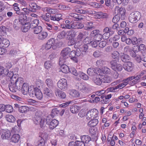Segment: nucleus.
<instances>
[{"mask_svg":"<svg viewBox=\"0 0 146 146\" xmlns=\"http://www.w3.org/2000/svg\"><path fill=\"white\" fill-rule=\"evenodd\" d=\"M23 78L21 77L16 78L14 80L12 79L9 85V89L12 92H16L17 90H22L23 94L26 95L28 93H32L33 86H29L28 84L24 83Z\"/></svg>","mask_w":146,"mask_h":146,"instance_id":"1","label":"nucleus"},{"mask_svg":"<svg viewBox=\"0 0 146 146\" xmlns=\"http://www.w3.org/2000/svg\"><path fill=\"white\" fill-rule=\"evenodd\" d=\"M27 22V16L23 15V17H20L19 19H15L14 22V27L15 29H19L21 25L29 23Z\"/></svg>","mask_w":146,"mask_h":146,"instance_id":"2","label":"nucleus"},{"mask_svg":"<svg viewBox=\"0 0 146 146\" xmlns=\"http://www.w3.org/2000/svg\"><path fill=\"white\" fill-rule=\"evenodd\" d=\"M46 122L50 129H52L55 128L58 125V122L56 119H53L51 115H48L46 117Z\"/></svg>","mask_w":146,"mask_h":146,"instance_id":"3","label":"nucleus"},{"mask_svg":"<svg viewBox=\"0 0 146 146\" xmlns=\"http://www.w3.org/2000/svg\"><path fill=\"white\" fill-rule=\"evenodd\" d=\"M141 17L140 13L138 11H135L131 13L129 16V20L131 23L136 22Z\"/></svg>","mask_w":146,"mask_h":146,"instance_id":"4","label":"nucleus"},{"mask_svg":"<svg viewBox=\"0 0 146 146\" xmlns=\"http://www.w3.org/2000/svg\"><path fill=\"white\" fill-rule=\"evenodd\" d=\"M99 112L98 111L95 109H93L88 111L86 116V118L88 120L90 119H95L98 117Z\"/></svg>","mask_w":146,"mask_h":146,"instance_id":"5","label":"nucleus"},{"mask_svg":"<svg viewBox=\"0 0 146 146\" xmlns=\"http://www.w3.org/2000/svg\"><path fill=\"white\" fill-rule=\"evenodd\" d=\"M70 52V49L67 47L64 48L61 51V56L59 59V64L60 65L61 62H64L65 60L68 58V55Z\"/></svg>","mask_w":146,"mask_h":146,"instance_id":"6","label":"nucleus"},{"mask_svg":"<svg viewBox=\"0 0 146 146\" xmlns=\"http://www.w3.org/2000/svg\"><path fill=\"white\" fill-rule=\"evenodd\" d=\"M84 34V33H80L77 36V42H74V40H72L71 42H68V45H72L75 44L76 46H80V44L82 43V40L84 38L86 37Z\"/></svg>","mask_w":146,"mask_h":146,"instance_id":"7","label":"nucleus"},{"mask_svg":"<svg viewBox=\"0 0 146 146\" xmlns=\"http://www.w3.org/2000/svg\"><path fill=\"white\" fill-rule=\"evenodd\" d=\"M31 96H33L35 95L36 97L38 100H41L43 97V94L41 91L37 88H34L32 93H28Z\"/></svg>","mask_w":146,"mask_h":146,"instance_id":"8","label":"nucleus"},{"mask_svg":"<svg viewBox=\"0 0 146 146\" xmlns=\"http://www.w3.org/2000/svg\"><path fill=\"white\" fill-rule=\"evenodd\" d=\"M58 87L61 90H65L67 88V84L66 80L62 78L59 80L57 83Z\"/></svg>","mask_w":146,"mask_h":146,"instance_id":"9","label":"nucleus"},{"mask_svg":"<svg viewBox=\"0 0 146 146\" xmlns=\"http://www.w3.org/2000/svg\"><path fill=\"white\" fill-rule=\"evenodd\" d=\"M139 77L135 76H132L125 79L127 84H129L131 86H133L139 82L138 80Z\"/></svg>","mask_w":146,"mask_h":146,"instance_id":"10","label":"nucleus"},{"mask_svg":"<svg viewBox=\"0 0 146 146\" xmlns=\"http://www.w3.org/2000/svg\"><path fill=\"white\" fill-rule=\"evenodd\" d=\"M115 13L118 15L120 16L122 19H124L125 14V10L123 8H120L118 7H116L115 9Z\"/></svg>","mask_w":146,"mask_h":146,"instance_id":"11","label":"nucleus"},{"mask_svg":"<svg viewBox=\"0 0 146 146\" xmlns=\"http://www.w3.org/2000/svg\"><path fill=\"white\" fill-rule=\"evenodd\" d=\"M55 39L53 38H51L50 39L47 41L46 44L45 46V48L46 50H49L52 47L54 49V46L55 45Z\"/></svg>","mask_w":146,"mask_h":146,"instance_id":"12","label":"nucleus"},{"mask_svg":"<svg viewBox=\"0 0 146 146\" xmlns=\"http://www.w3.org/2000/svg\"><path fill=\"white\" fill-rule=\"evenodd\" d=\"M112 69L115 71H120L122 70V67L120 64L117 63L115 60H112L111 62Z\"/></svg>","mask_w":146,"mask_h":146,"instance_id":"13","label":"nucleus"},{"mask_svg":"<svg viewBox=\"0 0 146 146\" xmlns=\"http://www.w3.org/2000/svg\"><path fill=\"white\" fill-rule=\"evenodd\" d=\"M1 132L2 133L1 137L3 139L8 140L10 139L11 134L9 130L8 129H3Z\"/></svg>","mask_w":146,"mask_h":146,"instance_id":"14","label":"nucleus"},{"mask_svg":"<svg viewBox=\"0 0 146 146\" xmlns=\"http://www.w3.org/2000/svg\"><path fill=\"white\" fill-rule=\"evenodd\" d=\"M68 93L69 95L73 98H80V94L77 90L72 89L69 91Z\"/></svg>","mask_w":146,"mask_h":146,"instance_id":"15","label":"nucleus"},{"mask_svg":"<svg viewBox=\"0 0 146 146\" xmlns=\"http://www.w3.org/2000/svg\"><path fill=\"white\" fill-rule=\"evenodd\" d=\"M133 64L130 62H128L123 65L124 69L128 72L131 71L133 69Z\"/></svg>","mask_w":146,"mask_h":146,"instance_id":"16","label":"nucleus"},{"mask_svg":"<svg viewBox=\"0 0 146 146\" xmlns=\"http://www.w3.org/2000/svg\"><path fill=\"white\" fill-rule=\"evenodd\" d=\"M10 42L7 39L4 38L0 35V44L3 46L8 47L9 45Z\"/></svg>","mask_w":146,"mask_h":146,"instance_id":"17","label":"nucleus"},{"mask_svg":"<svg viewBox=\"0 0 146 146\" xmlns=\"http://www.w3.org/2000/svg\"><path fill=\"white\" fill-rule=\"evenodd\" d=\"M76 11V12L81 14H94V11L89 9L84 10L81 9H77Z\"/></svg>","mask_w":146,"mask_h":146,"instance_id":"18","label":"nucleus"},{"mask_svg":"<svg viewBox=\"0 0 146 146\" xmlns=\"http://www.w3.org/2000/svg\"><path fill=\"white\" fill-rule=\"evenodd\" d=\"M76 85L79 90L83 92H87V88L84 84L77 83H76Z\"/></svg>","mask_w":146,"mask_h":146,"instance_id":"19","label":"nucleus"},{"mask_svg":"<svg viewBox=\"0 0 146 146\" xmlns=\"http://www.w3.org/2000/svg\"><path fill=\"white\" fill-rule=\"evenodd\" d=\"M44 67L48 71L51 72L53 67L52 63L50 61H47L44 64Z\"/></svg>","mask_w":146,"mask_h":146,"instance_id":"20","label":"nucleus"},{"mask_svg":"<svg viewBox=\"0 0 146 146\" xmlns=\"http://www.w3.org/2000/svg\"><path fill=\"white\" fill-rule=\"evenodd\" d=\"M20 136L19 134H15L13 135L11 138V141L13 142L16 143H18L20 140Z\"/></svg>","mask_w":146,"mask_h":146,"instance_id":"21","label":"nucleus"},{"mask_svg":"<svg viewBox=\"0 0 146 146\" xmlns=\"http://www.w3.org/2000/svg\"><path fill=\"white\" fill-rule=\"evenodd\" d=\"M42 10L44 12H47L48 13L54 14L57 12V10L55 9H52L50 7H44L42 9Z\"/></svg>","mask_w":146,"mask_h":146,"instance_id":"22","label":"nucleus"},{"mask_svg":"<svg viewBox=\"0 0 146 146\" xmlns=\"http://www.w3.org/2000/svg\"><path fill=\"white\" fill-rule=\"evenodd\" d=\"M135 58V60L138 62H140L141 60L144 62H146V54H143L141 58L138 54H137Z\"/></svg>","mask_w":146,"mask_h":146,"instance_id":"23","label":"nucleus"},{"mask_svg":"<svg viewBox=\"0 0 146 146\" xmlns=\"http://www.w3.org/2000/svg\"><path fill=\"white\" fill-rule=\"evenodd\" d=\"M81 54L80 50L77 49L76 51L70 50V52L69 53V56L71 58L74 56H79Z\"/></svg>","mask_w":146,"mask_h":146,"instance_id":"24","label":"nucleus"},{"mask_svg":"<svg viewBox=\"0 0 146 146\" xmlns=\"http://www.w3.org/2000/svg\"><path fill=\"white\" fill-rule=\"evenodd\" d=\"M66 35L68 37H69V38H72L70 40H69V42H70L72 41V39L76 36V34L75 31L73 30H70L67 32Z\"/></svg>","mask_w":146,"mask_h":146,"instance_id":"25","label":"nucleus"},{"mask_svg":"<svg viewBox=\"0 0 146 146\" xmlns=\"http://www.w3.org/2000/svg\"><path fill=\"white\" fill-rule=\"evenodd\" d=\"M98 123V119H93L90 121L88 123V125L90 127H95Z\"/></svg>","mask_w":146,"mask_h":146,"instance_id":"26","label":"nucleus"},{"mask_svg":"<svg viewBox=\"0 0 146 146\" xmlns=\"http://www.w3.org/2000/svg\"><path fill=\"white\" fill-rule=\"evenodd\" d=\"M63 62H61V64L60 65H61L60 67V70L61 71L65 73H68L69 71V68L68 67L66 64H63L62 65L61 64Z\"/></svg>","mask_w":146,"mask_h":146,"instance_id":"27","label":"nucleus"},{"mask_svg":"<svg viewBox=\"0 0 146 146\" xmlns=\"http://www.w3.org/2000/svg\"><path fill=\"white\" fill-rule=\"evenodd\" d=\"M80 44V46H78L80 47V48L79 49H78V50H80V53H82V54H85V53L87 51V50L88 48V46L87 45L84 44L82 46H81V44Z\"/></svg>","mask_w":146,"mask_h":146,"instance_id":"28","label":"nucleus"},{"mask_svg":"<svg viewBox=\"0 0 146 146\" xmlns=\"http://www.w3.org/2000/svg\"><path fill=\"white\" fill-rule=\"evenodd\" d=\"M55 94L57 96L60 98L64 99L66 98V95L65 93L59 90H56Z\"/></svg>","mask_w":146,"mask_h":146,"instance_id":"29","label":"nucleus"},{"mask_svg":"<svg viewBox=\"0 0 146 146\" xmlns=\"http://www.w3.org/2000/svg\"><path fill=\"white\" fill-rule=\"evenodd\" d=\"M48 36L47 33L44 31H42L39 33L38 36V38L40 40H43L45 39Z\"/></svg>","mask_w":146,"mask_h":146,"instance_id":"30","label":"nucleus"},{"mask_svg":"<svg viewBox=\"0 0 146 146\" xmlns=\"http://www.w3.org/2000/svg\"><path fill=\"white\" fill-rule=\"evenodd\" d=\"M6 75H7L8 77L11 79L10 82H11L12 79L14 80L15 78H17L18 77V74H14L13 72L11 71H8Z\"/></svg>","mask_w":146,"mask_h":146,"instance_id":"31","label":"nucleus"},{"mask_svg":"<svg viewBox=\"0 0 146 146\" xmlns=\"http://www.w3.org/2000/svg\"><path fill=\"white\" fill-rule=\"evenodd\" d=\"M62 15L60 14H56L55 15L51 16L50 19L51 20L54 21H58L62 19Z\"/></svg>","mask_w":146,"mask_h":146,"instance_id":"32","label":"nucleus"},{"mask_svg":"<svg viewBox=\"0 0 146 146\" xmlns=\"http://www.w3.org/2000/svg\"><path fill=\"white\" fill-rule=\"evenodd\" d=\"M21 30L23 32H26L29 30L31 26L29 23L22 25Z\"/></svg>","mask_w":146,"mask_h":146,"instance_id":"33","label":"nucleus"},{"mask_svg":"<svg viewBox=\"0 0 146 146\" xmlns=\"http://www.w3.org/2000/svg\"><path fill=\"white\" fill-rule=\"evenodd\" d=\"M80 109L79 107L74 105L70 107V110L72 113H77L79 111Z\"/></svg>","mask_w":146,"mask_h":146,"instance_id":"34","label":"nucleus"},{"mask_svg":"<svg viewBox=\"0 0 146 146\" xmlns=\"http://www.w3.org/2000/svg\"><path fill=\"white\" fill-rule=\"evenodd\" d=\"M6 118L7 121L10 123L14 122L16 119L15 117L13 115L10 114L7 115Z\"/></svg>","mask_w":146,"mask_h":146,"instance_id":"35","label":"nucleus"},{"mask_svg":"<svg viewBox=\"0 0 146 146\" xmlns=\"http://www.w3.org/2000/svg\"><path fill=\"white\" fill-rule=\"evenodd\" d=\"M92 79L94 82L97 85H100L102 82V79H101L98 75L96 76Z\"/></svg>","mask_w":146,"mask_h":146,"instance_id":"36","label":"nucleus"},{"mask_svg":"<svg viewBox=\"0 0 146 146\" xmlns=\"http://www.w3.org/2000/svg\"><path fill=\"white\" fill-rule=\"evenodd\" d=\"M89 132L92 135H95L96 136L98 134L97 129L95 127H90L89 129Z\"/></svg>","mask_w":146,"mask_h":146,"instance_id":"37","label":"nucleus"},{"mask_svg":"<svg viewBox=\"0 0 146 146\" xmlns=\"http://www.w3.org/2000/svg\"><path fill=\"white\" fill-rule=\"evenodd\" d=\"M81 141L84 143H88L91 140L90 137L88 135H83L81 137Z\"/></svg>","mask_w":146,"mask_h":146,"instance_id":"38","label":"nucleus"},{"mask_svg":"<svg viewBox=\"0 0 146 146\" xmlns=\"http://www.w3.org/2000/svg\"><path fill=\"white\" fill-rule=\"evenodd\" d=\"M88 74L90 76L96 75V70L94 68H90L88 69L87 72Z\"/></svg>","mask_w":146,"mask_h":146,"instance_id":"39","label":"nucleus"},{"mask_svg":"<svg viewBox=\"0 0 146 146\" xmlns=\"http://www.w3.org/2000/svg\"><path fill=\"white\" fill-rule=\"evenodd\" d=\"M9 70L3 67L0 66V75L5 76L7 75Z\"/></svg>","mask_w":146,"mask_h":146,"instance_id":"40","label":"nucleus"},{"mask_svg":"<svg viewBox=\"0 0 146 146\" xmlns=\"http://www.w3.org/2000/svg\"><path fill=\"white\" fill-rule=\"evenodd\" d=\"M29 110V108L27 106H22L19 107V111L22 113L27 112Z\"/></svg>","mask_w":146,"mask_h":146,"instance_id":"41","label":"nucleus"},{"mask_svg":"<svg viewBox=\"0 0 146 146\" xmlns=\"http://www.w3.org/2000/svg\"><path fill=\"white\" fill-rule=\"evenodd\" d=\"M102 82L105 83H110L111 81V77L105 75L102 78Z\"/></svg>","mask_w":146,"mask_h":146,"instance_id":"42","label":"nucleus"},{"mask_svg":"<svg viewBox=\"0 0 146 146\" xmlns=\"http://www.w3.org/2000/svg\"><path fill=\"white\" fill-rule=\"evenodd\" d=\"M121 58L123 62H127L130 59V57L128 55L123 53L121 56Z\"/></svg>","mask_w":146,"mask_h":146,"instance_id":"43","label":"nucleus"},{"mask_svg":"<svg viewBox=\"0 0 146 146\" xmlns=\"http://www.w3.org/2000/svg\"><path fill=\"white\" fill-rule=\"evenodd\" d=\"M42 113L41 111H38L36 112L35 114V119L34 120H36L38 122V121H40V119L41 118Z\"/></svg>","mask_w":146,"mask_h":146,"instance_id":"44","label":"nucleus"},{"mask_svg":"<svg viewBox=\"0 0 146 146\" xmlns=\"http://www.w3.org/2000/svg\"><path fill=\"white\" fill-rule=\"evenodd\" d=\"M19 5L18 3H15L13 5V8L14 10L16 11V13L18 15H21L22 13L20 11V9L18 7Z\"/></svg>","mask_w":146,"mask_h":146,"instance_id":"45","label":"nucleus"},{"mask_svg":"<svg viewBox=\"0 0 146 146\" xmlns=\"http://www.w3.org/2000/svg\"><path fill=\"white\" fill-rule=\"evenodd\" d=\"M33 32L35 34H39L42 31V27L38 26L33 28Z\"/></svg>","mask_w":146,"mask_h":146,"instance_id":"46","label":"nucleus"},{"mask_svg":"<svg viewBox=\"0 0 146 146\" xmlns=\"http://www.w3.org/2000/svg\"><path fill=\"white\" fill-rule=\"evenodd\" d=\"M81 78L84 80H87L89 79L88 76L86 74L82 72H78V75Z\"/></svg>","mask_w":146,"mask_h":146,"instance_id":"47","label":"nucleus"},{"mask_svg":"<svg viewBox=\"0 0 146 146\" xmlns=\"http://www.w3.org/2000/svg\"><path fill=\"white\" fill-rule=\"evenodd\" d=\"M47 86L49 88L52 87L53 85V82L52 79L50 78H47L45 81Z\"/></svg>","mask_w":146,"mask_h":146,"instance_id":"48","label":"nucleus"},{"mask_svg":"<svg viewBox=\"0 0 146 146\" xmlns=\"http://www.w3.org/2000/svg\"><path fill=\"white\" fill-rule=\"evenodd\" d=\"M70 15L71 17L76 18V19H78V20H81L83 19L82 17H84L82 15L74 13H71Z\"/></svg>","mask_w":146,"mask_h":146,"instance_id":"49","label":"nucleus"},{"mask_svg":"<svg viewBox=\"0 0 146 146\" xmlns=\"http://www.w3.org/2000/svg\"><path fill=\"white\" fill-rule=\"evenodd\" d=\"M43 92L44 94L49 97L52 95V91L47 88L46 87L43 89Z\"/></svg>","mask_w":146,"mask_h":146,"instance_id":"50","label":"nucleus"},{"mask_svg":"<svg viewBox=\"0 0 146 146\" xmlns=\"http://www.w3.org/2000/svg\"><path fill=\"white\" fill-rule=\"evenodd\" d=\"M39 20L38 19H35L31 22V24H30V25L31 28L37 27V26L39 23Z\"/></svg>","mask_w":146,"mask_h":146,"instance_id":"51","label":"nucleus"},{"mask_svg":"<svg viewBox=\"0 0 146 146\" xmlns=\"http://www.w3.org/2000/svg\"><path fill=\"white\" fill-rule=\"evenodd\" d=\"M145 47V45L141 44L139 46H134V49L136 52H138L139 50H143Z\"/></svg>","mask_w":146,"mask_h":146,"instance_id":"52","label":"nucleus"},{"mask_svg":"<svg viewBox=\"0 0 146 146\" xmlns=\"http://www.w3.org/2000/svg\"><path fill=\"white\" fill-rule=\"evenodd\" d=\"M127 84V83L124 80L123 81L122 83L119 84L116 86L118 89H120L125 87Z\"/></svg>","mask_w":146,"mask_h":146,"instance_id":"53","label":"nucleus"},{"mask_svg":"<svg viewBox=\"0 0 146 146\" xmlns=\"http://www.w3.org/2000/svg\"><path fill=\"white\" fill-rule=\"evenodd\" d=\"M97 15H98L97 17L99 19L106 18L108 17L107 14L102 12H98Z\"/></svg>","mask_w":146,"mask_h":146,"instance_id":"54","label":"nucleus"},{"mask_svg":"<svg viewBox=\"0 0 146 146\" xmlns=\"http://www.w3.org/2000/svg\"><path fill=\"white\" fill-rule=\"evenodd\" d=\"M78 22H74L72 23L70 25H67V29H77Z\"/></svg>","mask_w":146,"mask_h":146,"instance_id":"55","label":"nucleus"},{"mask_svg":"<svg viewBox=\"0 0 146 146\" xmlns=\"http://www.w3.org/2000/svg\"><path fill=\"white\" fill-rule=\"evenodd\" d=\"M85 25L86 26H85L84 28L86 30H89L90 29H91L93 27V23L91 22H88L86 23Z\"/></svg>","mask_w":146,"mask_h":146,"instance_id":"56","label":"nucleus"},{"mask_svg":"<svg viewBox=\"0 0 146 146\" xmlns=\"http://www.w3.org/2000/svg\"><path fill=\"white\" fill-rule=\"evenodd\" d=\"M13 110L12 106L9 105H6L5 111L7 112L10 113L12 112Z\"/></svg>","mask_w":146,"mask_h":146,"instance_id":"57","label":"nucleus"},{"mask_svg":"<svg viewBox=\"0 0 146 146\" xmlns=\"http://www.w3.org/2000/svg\"><path fill=\"white\" fill-rule=\"evenodd\" d=\"M66 33L64 31H62L59 33L57 36V39H61L64 38L65 36Z\"/></svg>","mask_w":146,"mask_h":146,"instance_id":"58","label":"nucleus"},{"mask_svg":"<svg viewBox=\"0 0 146 146\" xmlns=\"http://www.w3.org/2000/svg\"><path fill=\"white\" fill-rule=\"evenodd\" d=\"M29 6L32 9L31 10L33 12H35L38 9L37 6L35 3H32L29 4Z\"/></svg>","mask_w":146,"mask_h":146,"instance_id":"59","label":"nucleus"},{"mask_svg":"<svg viewBox=\"0 0 146 146\" xmlns=\"http://www.w3.org/2000/svg\"><path fill=\"white\" fill-rule=\"evenodd\" d=\"M69 72L75 76H77L78 75V72H77L76 69L74 68H71L70 70L69 69Z\"/></svg>","mask_w":146,"mask_h":146,"instance_id":"60","label":"nucleus"},{"mask_svg":"<svg viewBox=\"0 0 146 146\" xmlns=\"http://www.w3.org/2000/svg\"><path fill=\"white\" fill-rule=\"evenodd\" d=\"M135 50L134 49V46L133 47H131L129 46H127L124 48V51L125 52H130L132 50Z\"/></svg>","mask_w":146,"mask_h":146,"instance_id":"61","label":"nucleus"},{"mask_svg":"<svg viewBox=\"0 0 146 146\" xmlns=\"http://www.w3.org/2000/svg\"><path fill=\"white\" fill-rule=\"evenodd\" d=\"M105 64V62L100 59L98 60L96 62V65L98 67H101Z\"/></svg>","mask_w":146,"mask_h":146,"instance_id":"62","label":"nucleus"},{"mask_svg":"<svg viewBox=\"0 0 146 146\" xmlns=\"http://www.w3.org/2000/svg\"><path fill=\"white\" fill-rule=\"evenodd\" d=\"M102 38H103L102 35L100 34L95 35L94 37L95 39L98 42L101 40Z\"/></svg>","mask_w":146,"mask_h":146,"instance_id":"63","label":"nucleus"},{"mask_svg":"<svg viewBox=\"0 0 146 146\" xmlns=\"http://www.w3.org/2000/svg\"><path fill=\"white\" fill-rule=\"evenodd\" d=\"M101 55L102 52L98 50L95 51L93 53L94 56L96 58H98L100 57Z\"/></svg>","mask_w":146,"mask_h":146,"instance_id":"64","label":"nucleus"}]
</instances>
